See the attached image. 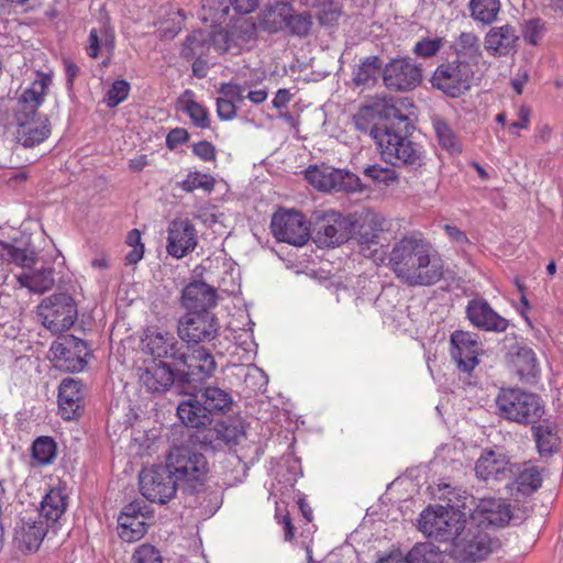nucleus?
<instances>
[{"instance_id":"nucleus-1","label":"nucleus","mask_w":563,"mask_h":563,"mask_svg":"<svg viewBox=\"0 0 563 563\" xmlns=\"http://www.w3.org/2000/svg\"><path fill=\"white\" fill-rule=\"evenodd\" d=\"M376 111L371 106H363L353 117L355 128L369 133L380 152L383 159L393 166L417 167L422 164V151L420 146L408 139L411 122L394 106L384 109L387 123L379 128L374 125Z\"/></svg>"},{"instance_id":"nucleus-2","label":"nucleus","mask_w":563,"mask_h":563,"mask_svg":"<svg viewBox=\"0 0 563 563\" xmlns=\"http://www.w3.org/2000/svg\"><path fill=\"white\" fill-rule=\"evenodd\" d=\"M387 266L409 287L433 286L444 277V262L439 252L417 235H406L393 245Z\"/></svg>"},{"instance_id":"nucleus-3","label":"nucleus","mask_w":563,"mask_h":563,"mask_svg":"<svg viewBox=\"0 0 563 563\" xmlns=\"http://www.w3.org/2000/svg\"><path fill=\"white\" fill-rule=\"evenodd\" d=\"M144 344L153 360L172 361L184 385L197 386L201 380L209 379L217 369V362L209 349L185 345L169 332H152L145 336Z\"/></svg>"},{"instance_id":"nucleus-4","label":"nucleus","mask_w":563,"mask_h":563,"mask_svg":"<svg viewBox=\"0 0 563 563\" xmlns=\"http://www.w3.org/2000/svg\"><path fill=\"white\" fill-rule=\"evenodd\" d=\"M48 82L49 78L45 77L34 80L19 99L11 128L15 142L24 147H34L51 134L48 118L37 112V108L44 101Z\"/></svg>"},{"instance_id":"nucleus-5","label":"nucleus","mask_w":563,"mask_h":563,"mask_svg":"<svg viewBox=\"0 0 563 563\" xmlns=\"http://www.w3.org/2000/svg\"><path fill=\"white\" fill-rule=\"evenodd\" d=\"M166 467L178 485L189 492L202 485L209 472L206 456L191 445L172 448L166 459Z\"/></svg>"},{"instance_id":"nucleus-6","label":"nucleus","mask_w":563,"mask_h":563,"mask_svg":"<svg viewBox=\"0 0 563 563\" xmlns=\"http://www.w3.org/2000/svg\"><path fill=\"white\" fill-rule=\"evenodd\" d=\"M495 401L500 417L521 424L536 423L544 413L540 397L520 388H501Z\"/></svg>"},{"instance_id":"nucleus-7","label":"nucleus","mask_w":563,"mask_h":563,"mask_svg":"<svg viewBox=\"0 0 563 563\" xmlns=\"http://www.w3.org/2000/svg\"><path fill=\"white\" fill-rule=\"evenodd\" d=\"M473 76L471 64L456 58L440 64L431 77V84L433 88L456 98L470 90Z\"/></svg>"},{"instance_id":"nucleus-8","label":"nucleus","mask_w":563,"mask_h":563,"mask_svg":"<svg viewBox=\"0 0 563 563\" xmlns=\"http://www.w3.org/2000/svg\"><path fill=\"white\" fill-rule=\"evenodd\" d=\"M37 310L43 325L54 333L70 329L78 316L75 300L63 292L43 299Z\"/></svg>"},{"instance_id":"nucleus-9","label":"nucleus","mask_w":563,"mask_h":563,"mask_svg":"<svg viewBox=\"0 0 563 563\" xmlns=\"http://www.w3.org/2000/svg\"><path fill=\"white\" fill-rule=\"evenodd\" d=\"M271 230L276 240L295 246L305 245L311 236L310 223L296 210L279 209L275 212Z\"/></svg>"},{"instance_id":"nucleus-10","label":"nucleus","mask_w":563,"mask_h":563,"mask_svg":"<svg viewBox=\"0 0 563 563\" xmlns=\"http://www.w3.org/2000/svg\"><path fill=\"white\" fill-rule=\"evenodd\" d=\"M495 542L489 534L468 520L467 528L452 548H448L451 555L462 562H476L485 559L494 548Z\"/></svg>"},{"instance_id":"nucleus-11","label":"nucleus","mask_w":563,"mask_h":563,"mask_svg":"<svg viewBox=\"0 0 563 563\" xmlns=\"http://www.w3.org/2000/svg\"><path fill=\"white\" fill-rule=\"evenodd\" d=\"M306 179L322 191H361L360 178L347 170L330 166H310L305 173Z\"/></svg>"},{"instance_id":"nucleus-12","label":"nucleus","mask_w":563,"mask_h":563,"mask_svg":"<svg viewBox=\"0 0 563 563\" xmlns=\"http://www.w3.org/2000/svg\"><path fill=\"white\" fill-rule=\"evenodd\" d=\"M256 24L253 19H239L225 30L212 34V44L217 51L239 54L250 48L256 41Z\"/></svg>"},{"instance_id":"nucleus-13","label":"nucleus","mask_w":563,"mask_h":563,"mask_svg":"<svg viewBox=\"0 0 563 563\" xmlns=\"http://www.w3.org/2000/svg\"><path fill=\"white\" fill-rule=\"evenodd\" d=\"M245 438V430L241 421L227 419L216 423L213 428L199 431L198 434L191 435L194 442L201 448L212 451H222L225 448L232 449Z\"/></svg>"},{"instance_id":"nucleus-14","label":"nucleus","mask_w":563,"mask_h":563,"mask_svg":"<svg viewBox=\"0 0 563 563\" xmlns=\"http://www.w3.org/2000/svg\"><path fill=\"white\" fill-rule=\"evenodd\" d=\"M421 81L422 68L408 57L394 58L383 68V82L390 91H411Z\"/></svg>"},{"instance_id":"nucleus-15","label":"nucleus","mask_w":563,"mask_h":563,"mask_svg":"<svg viewBox=\"0 0 563 563\" xmlns=\"http://www.w3.org/2000/svg\"><path fill=\"white\" fill-rule=\"evenodd\" d=\"M352 225L341 212L329 210L317 219L312 239L320 247H334L350 239Z\"/></svg>"},{"instance_id":"nucleus-16","label":"nucleus","mask_w":563,"mask_h":563,"mask_svg":"<svg viewBox=\"0 0 563 563\" xmlns=\"http://www.w3.org/2000/svg\"><path fill=\"white\" fill-rule=\"evenodd\" d=\"M137 375L140 384L152 394H163L175 383L183 389H186L188 386L179 382L178 368H172V366L164 361H144L143 365L139 367Z\"/></svg>"},{"instance_id":"nucleus-17","label":"nucleus","mask_w":563,"mask_h":563,"mask_svg":"<svg viewBox=\"0 0 563 563\" xmlns=\"http://www.w3.org/2000/svg\"><path fill=\"white\" fill-rule=\"evenodd\" d=\"M139 477L141 493L151 503H167L179 486L167 467L144 470Z\"/></svg>"},{"instance_id":"nucleus-18","label":"nucleus","mask_w":563,"mask_h":563,"mask_svg":"<svg viewBox=\"0 0 563 563\" xmlns=\"http://www.w3.org/2000/svg\"><path fill=\"white\" fill-rule=\"evenodd\" d=\"M219 332V322L212 312H187L178 324V334L185 342L196 345L213 340Z\"/></svg>"},{"instance_id":"nucleus-19","label":"nucleus","mask_w":563,"mask_h":563,"mask_svg":"<svg viewBox=\"0 0 563 563\" xmlns=\"http://www.w3.org/2000/svg\"><path fill=\"white\" fill-rule=\"evenodd\" d=\"M512 515L510 506L503 499L483 498L476 508L468 511V520L484 531L488 528H501L509 523Z\"/></svg>"},{"instance_id":"nucleus-20","label":"nucleus","mask_w":563,"mask_h":563,"mask_svg":"<svg viewBox=\"0 0 563 563\" xmlns=\"http://www.w3.org/2000/svg\"><path fill=\"white\" fill-rule=\"evenodd\" d=\"M452 357L457 363V367L466 373H471L478 364V355L482 352V343L475 333L466 331H454L451 334Z\"/></svg>"},{"instance_id":"nucleus-21","label":"nucleus","mask_w":563,"mask_h":563,"mask_svg":"<svg viewBox=\"0 0 563 563\" xmlns=\"http://www.w3.org/2000/svg\"><path fill=\"white\" fill-rule=\"evenodd\" d=\"M515 472L508 456L501 452L488 450L482 453L475 464L476 476L485 482H503L511 479Z\"/></svg>"},{"instance_id":"nucleus-22","label":"nucleus","mask_w":563,"mask_h":563,"mask_svg":"<svg viewBox=\"0 0 563 563\" xmlns=\"http://www.w3.org/2000/svg\"><path fill=\"white\" fill-rule=\"evenodd\" d=\"M148 507L143 501L126 505L118 518L119 536L126 542L140 540L146 532Z\"/></svg>"},{"instance_id":"nucleus-23","label":"nucleus","mask_w":563,"mask_h":563,"mask_svg":"<svg viewBox=\"0 0 563 563\" xmlns=\"http://www.w3.org/2000/svg\"><path fill=\"white\" fill-rule=\"evenodd\" d=\"M196 245V229L188 219H175L170 222L166 247L169 255L181 258L192 252Z\"/></svg>"},{"instance_id":"nucleus-24","label":"nucleus","mask_w":563,"mask_h":563,"mask_svg":"<svg viewBox=\"0 0 563 563\" xmlns=\"http://www.w3.org/2000/svg\"><path fill=\"white\" fill-rule=\"evenodd\" d=\"M466 316L473 325L485 331L504 332L509 325L507 319L499 316L486 300L479 298L468 301Z\"/></svg>"},{"instance_id":"nucleus-25","label":"nucleus","mask_w":563,"mask_h":563,"mask_svg":"<svg viewBox=\"0 0 563 563\" xmlns=\"http://www.w3.org/2000/svg\"><path fill=\"white\" fill-rule=\"evenodd\" d=\"M206 380H201L197 386H187L186 389L192 390L211 417L213 415H225L233 406L231 394L218 386H205Z\"/></svg>"},{"instance_id":"nucleus-26","label":"nucleus","mask_w":563,"mask_h":563,"mask_svg":"<svg viewBox=\"0 0 563 563\" xmlns=\"http://www.w3.org/2000/svg\"><path fill=\"white\" fill-rule=\"evenodd\" d=\"M181 305L187 312H211L217 305V290L205 282H192L183 289Z\"/></svg>"},{"instance_id":"nucleus-27","label":"nucleus","mask_w":563,"mask_h":563,"mask_svg":"<svg viewBox=\"0 0 563 563\" xmlns=\"http://www.w3.org/2000/svg\"><path fill=\"white\" fill-rule=\"evenodd\" d=\"M115 48V32L109 18H102L88 35L86 53L90 58L106 55L111 59Z\"/></svg>"},{"instance_id":"nucleus-28","label":"nucleus","mask_w":563,"mask_h":563,"mask_svg":"<svg viewBox=\"0 0 563 563\" xmlns=\"http://www.w3.org/2000/svg\"><path fill=\"white\" fill-rule=\"evenodd\" d=\"M519 36L514 26H493L485 35L484 47L494 57H504L516 52Z\"/></svg>"},{"instance_id":"nucleus-29","label":"nucleus","mask_w":563,"mask_h":563,"mask_svg":"<svg viewBox=\"0 0 563 563\" xmlns=\"http://www.w3.org/2000/svg\"><path fill=\"white\" fill-rule=\"evenodd\" d=\"M184 393L189 398L178 404L177 416L187 428L197 429L196 434H198L199 431L208 429L207 427L212 422V417L205 410L203 405L192 390L184 389Z\"/></svg>"},{"instance_id":"nucleus-30","label":"nucleus","mask_w":563,"mask_h":563,"mask_svg":"<svg viewBox=\"0 0 563 563\" xmlns=\"http://www.w3.org/2000/svg\"><path fill=\"white\" fill-rule=\"evenodd\" d=\"M84 405L81 383L73 378L63 379L58 390V406L65 420L74 419L80 415Z\"/></svg>"},{"instance_id":"nucleus-31","label":"nucleus","mask_w":563,"mask_h":563,"mask_svg":"<svg viewBox=\"0 0 563 563\" xmlns=\"http://www.w3.org/2000/svg\"><path fill=\"white\" fill-rule=\"evenodd\" d=\"M463 509L466 508V504L461 505ZM468 525V512L460 509V505H450L448 511H444V523L442 530H445L448 536H443L442 539H437L438 542L449 543L450 548L455 543L457 538Z\"/></svg>"},{"instance_id":"nucleus-32","label":"nucleus","mask_w":563,"mask_h":563,"mask_svg":"<svg viewBox=\"0 0 563 563\" xmlns=\"http://www.w3.org/2000/svg\"><path fill=\"white\" fill-rule=\"evenodd\" d=\"M44 522H25L16 525L13 536V544L20 551H35L38 549L46 533Z\"/></svg>"},{"instance_id":"nucleus-33","label":"nucleus","mask_w":563,"mask_h":563,"mask_svg":"<svg viewBox=\"0 0 563 563\" xmlns=\"http://www.w3.org/2000/svg\"><path fill=\"white\" fill-rule=\"evenodd\" d=\"M67 508V495L62 488H52L43 498L40 508V518L45 520L47 527H54Z\"/></svg>"},{"instance_id":"nucleus-34","label":"nucleus","mask_w":563,"mask_h":563,"mask_svg":"<svg viewBox=\"0 0 563 563\" xmlns=\"http://www.w3.org/2000/svg\"><path fill=\"white\" fill-rule=\"evenodd\" d=\"M448 506H429L421 514L418 519V529L428 538L442 539L448 536L445 530H442L444 523V511H448Z\"/></svg>"},{"instance_id":"nucleus-35","label":"nucleus","mask_w":563,"mask_h":563,"mask_svg":"<svg viewBox=\"0 0 563 563\" xmlns=\"http://www.w3.org/2000/svg\"><path fill=\"white\" fill-rule=\"evenodd\" d=\"M74 342L75 336H65L59 342L53 343L51 351L54 358L59 362V366H64L70 372H79L86 366L87 362L82 361L79 354L74 355Z\"/></svg>"},{"instance_id":"nucleus-36","label":"nucleus","mask_w":563,"mask_h":563,"mask_svg":"<svg viewBox=\"0 0 563 563\" xmlns=\"http://www.w3.org/2000/svg\"><path fill=\"white\" fill-rule=\"evenodd\" d=\"M514 485L518 493L530 495L534 493L542 484V477L539 468L530 463L522 465L515 464Z\"/></svg>"},{"instance_id":"nucleus-37","label":"nucleus","mask_w":563,"mask_h":563,"mask_svg":"<svg viewBox=\"0 0 563 563\" xmlns=\"http://www.w3.org/2000/svg\"><path fill=\"white\" fill-rule=\"evenodd\" d=\"M289 11L294 8L288 2H276L268 5L260 18V26L268 33H277L285 29Z\"/></svg>"},{"instance_id":"nucleus-38","label":"nucleus","mask_w":563,"mask_h":563,"mask_svg":"<svg viewBox=\"0 0 563 563\" xmlns=\"http://www.w3.org/2000/svg\"><path fill=\"white\" fill-rule=\"evenodd\" d=\"M211 45L213 46L211 33L195 30L186 37L181 47V56L188 60L200 59L207 55Z\"/></svg>"},{"instance_id":"nucleus-39","label":"nucleus","mask_w":563,"mask_h":563,"mask_svg":"<svg viewBox=\"0 0 563 563\" xmlns=\"http://www.w3.org/2000/svg\"><path fill=\"white\" fill-rule=\"evenodd\" d=\"M21 287L27 288L34 294H44L51 290L55 284L54 268L46 267L32 273H23L18 277Z\"/></svg>"},{"instance_id":"nucleus-40","label":"nucleus","mask_w":563,"mask_h":563,"mask_svg":"<svg viewBox=\"0 0 563 563\" xmlns=\"http://www.w3.org/2000/svg\"><path fill=\"white\" fill-rule=\"evenodd\" d=\"M510 361L516 367L520 378L534 377L538 373V362L532 349L526 345H518L510 353Z\"/></svg>"},{"instance_id":"nucleus-41","label":"nucleus","mask_w":563,"mask_h":563,"mask_svg":"<svg viewBox=\"0 0 563 563\" xmlns=\"http://www.w3.org/2000/svg\"><path fill=\"white\" fill-rule=\"evenodd\" d=\"M432 126L439 145L443 150L451 154H459L462 152V144L457 135L443 118L434 115L432 118Z\"/></svg>"},{"instance_id":"nucleus-42","label":"nucleus","mask_w":563,"mask_h":563,"mask_svg":"<svg viewBox=\"0 0 563 563\" xmlns=\"http://www.w3.org/2000/svg\"><path fill=\"white\" fill-rule=\"evenodd\" d=\"M500 8V0H471L468 3L471 18L484 25H490L497 20Z\"/></svg>"},{"instance_id":"nucleus-43","label":"nucleus","mask_w":563,"mask_h":563,"mask_svg":"<svg viewBox=\"0 0 563 563\" xmlns=\"http://www.w3.org/2000/svg\"><path fill=\"white\" fill-rule=\"evenodd\" d=\"M230 13L229 0H202L200 16L211 24L223 23Z\"/></svg>"},{"instance_id":"nucleus-44","label":"nucleus","mask_w":563,"mask_h":563,"mask_svg":"<svg viewBox=\"0 0 563 563\" xmlns=\"http://www.w3.org/2000/svg\"><path fill=\"white\" fill-rule=\"evenodd\" d=\"M56 454L57 445L51 437H38L32 444V457L37 465L52 464Z\"/></svg>"},{"instance_id":"nucleus-45","label":"nucleus","mask_w":563,"mask_h":563,"mask_svg":"<svg viewBox=\"0 0 563 563\" xmlns=\"http://www.w3.org/2000/svg\"><path fill=\"white\" fill-rule=\"evenodd\" d=\"M533 434L538 451L541 455L552 454L559 446V437L550 426L533 427Z\"/></svg>"},{"instance_id":"nucleus-46","label":"nucleus","mask_w":563,"mask_h":563,"mask_svg":"<svg viewBox=\"0 0 563 563\" xmlns=\"http://www.w3.org/2000/svg\"><path fill=\"white\" fill-rule=\"evenodd\" d=\"M382 67L378 56H368L364 58L354 71L353 80L356 86L367 85L376 79V75Z\"/></svg>"},{"instance_id":"nucleus-47","label":"nucleus","mask_w":563,"mask_h":563,"mask_svg":"<svg viewBox=\"0 0 563 563\" xmlns=\"http://www.w3.org/2000/svg\"><path fill=\"white\" fill-rule=\"evenodd\" d=\"M380 230L372 227V224L363 223L357 232V241L361 245V253L364 256H374L377 252L376 246L379 244Z\"/></svg>"},{"instance_id":"nucleus-48","label":"nucleus","mask_w":563,"mask_h":563,"mask_svg":"<svg viewBox=\"0 0 563 563\" xmlns=\"http://www.w3.org/2000/svg\"><path fill=\"white\" fill-rule=\"evenodd\" d=\"M405 558L408 563H440L441 554L432 543H420Z\"/></svg>"},{"instance_id":"nucleus-49","label":"nucleus","mask_w":563,"mask_h":563,"mask_svg":"<svg viewBox=\"0 0 563 563\" xmlns=\"http://www.w3.org/2000/svg\"><path fill=\"white\" fill-rule=\"evenodd\" d=\"M179 186L187 192H191L196 189H203L205 191L211 192L216 186V179L209 174L191 172Z\"/></svg>"},{"instance_id":"nucleus-50","label":"nucleus","mask_w":563,"mask_h":563,"mask_svg":"<svg viewBox=\"0 0 563 563\" xmlns=\"http://www.w3.org/2000/svg\"><path fill=\"white\" fill-rule=\"evenodd\" d=\"M311 26L312 18L308 12L295 14L294 11H289L285 27L291 35L305 37L309 34Z\"/></svg>"},{"instance_id":"nucleus-51","label":"nucleus","mask_w":563,"mask_h":563,"mask_svg":"<svg viewBox=\"0 0 563 563\" xmlns=\"http://www.w3.org/2000/svg\"><path fill=\"white\" fill-rule=\"evenodd\" d=\"M364 175L372 180L386 186L394 185L399 180V175L394 168L383 167L377 164L367 166L364 169Z\"/></svg>"},{"instance_id":"nucleus-52","label":"nucleus","mask_w":563,"mask_h":563,"mask_svg":"<svg viewBox=\"0 0 563 563\" xmlns=\"http://www.w3.org/2000/svg\"><path fill=\"white\" fill-rule=\"evenodd\" d=\"M544 31L545 23L541 19L536 18L526 21L522 29V35L527 43L537 45L542 38Z\"/></svg>"},{"instance_id":"nucleus-53","label":"nucleus","mask_w":563,"mask_h":563,"mask_svg":"<svg viewBox=\"0 0 563 563\" xmlns=\"http://www.w3.org/2000/svg\"><path fill=\"white\" fill-rule=\"evenodd\" d=\"M184 110L187 112L194 124L198 128L206 129L209 126L208 111L200 103L188 99Z\"/></svg>"},{"instance_id":"nucleus-54","label":"nucleus","mask_w":563,"mask_h":563,"mask_svg":"<svg viewBox=\"0 0 563 563\" xmlns=\"http://www.w3.org/2000/svg\"><path fill=\"white\" fill-rule=\"evenodd\" d=\"M130 91V84L123 79L115 80L107 92V106L110 108L117 107L123 102Z\"/></svg>"},{"instance_id":"nucleus-55","label":"nucleus","mask_w":563,"mask_h":563,"mask_svg":"<svg viewBox=\"0 0 563 563\" xmlns=\"http://www.w3.org/2000/svg\"><path fill=\"white\" fill-rule=\"evenodd\" d=\"M459 53L468 54L470 56L481 55L479 38L473 32H463L456 41Z\"/></svg>"},{"instance_id":"nucleus-56","label":"nucleus","mask_w":563,"mask_h":563,"mask_svg":"<svg viewBox=\"0 0 563 563\" xmlns=\"http://www.w3.org/2000/svg\"><path fill=\"white\" fill-rule=\"evenodd\" d=\"M133 563H163L159 551L151 544H142L136 548L132 556Z\"/></svg>"},{"instance_id":"nucleus-57","label":"nucleus","mask_w":563,"mask_h":563,"mask_svg":"<svg viewBox=\"0 0 563 563\" xmlns=\"http://www.w3.org/2000/svg\"><path fill=\"white\" fill-rule=\"evenodd\" d=\"M442 46V38H424L415 45L413 53L419 57L429 58L437 55Z\"/></svg>"},{"instance_id":"nucleus-58","label":"nucleus","mask_w":563,"mask_h":563,"mask_svg":"<svg viewBox=\"0 0 563 563\" xmlns=\"http://www.w3.org/2000/svg\"><path fill=\"white\" fill-rule=\"evenodd\" d=\"M317 8H320L318 12V18L321 24L323 25H331L334 22L338 21V19L341 15V11L332 3L330 0H324V2L320 3L319 5H316Z\"/></svg>"},{"instance_id":"nucleus-59","label":"nucleus","mask_w":563,"mask_h":563,"mask_svg":"<svg viewBox=\"0 0 563 563\" xmlns=\"http://www.w3.org/2000/svg\"><path fill=\"white\" fill-rule=\"evenodd\" d=\"M244 91L245 89L242 86L233 82L222 84L219 89L223 98L231 99L233 102L243 101L245 99Z\"/></svg>"},{"instance_id":"nucleus-60","label":"nucleus","mask_w":563,"mask_h":563,"mask_svg":"<svg viewBox=\"0 0 563 563\" xmlns=\"http://www.w3.org/2000/svg\"><path fill=\"white\" fill-rule=\"evenodd\" d=\"M236 102L220 97L217 99V113L221 120H232L236 115Z\"/></svg>"},{"instance_id":"nucleus-61","label":"nucleus","mask_w":563,"mask_h":563,"mask_svg":"<svg viewBox=\"0 0 563 563\" xmlns=\"http://www.w3.org/2000/svg\"><path fill=\"white\" fill-rule=\"evenodd\" d=\"M192 152L195 155H197L199 158H201L205 162H211V161H214V158H216V148L208 141H200V142L194 144Z\"/></svg>"},{"instance_id":"nucleus-62","label":"nucleus","mask_w":563,"mask_h":563,"mask_svg":"<svg viewBox=\"0 0 563 563\" xmlns=\"http://www.w3.org/2000/svg\"><path fill=\"white\" fill-rule=\"evenodd\" d=\"M530 122V109L526 106H521L518 110V120L514 121L509 126V132L516 133V129H528Z\"/></svg>"},{"instance_id":"nucleus-63","label":"nucleus","mask_w":563,"mask_h":563,"mask_svg":"<svg viewBox=\"0 0 563 563\" xmlns=\"http://www.w3.org/2000/svg\"><path fill=\"white\" fill-rule=\"evenodd\" d=\"M189 137L185 129L176 128L172 130L166 137V144L169 148H175L177 145L187 142Z\"/></svg>"},{"instance_id":"nucleus-64","label":"nucleus","mask_w":563,"mask_h":563,"mask_svg":"<svg viewBox=\"0 0 563 563\" xmlns=\"http://www.w3.org/2000/svg\"><path fill=\"white\" fill-rule=\"evenodd\" d=\"M229 4L236 13L247 14L257 8L258 0H229Z\"/></svg>"}]
</instances>
